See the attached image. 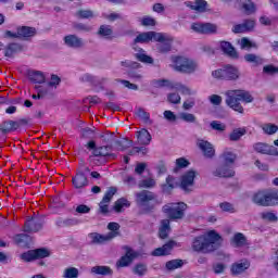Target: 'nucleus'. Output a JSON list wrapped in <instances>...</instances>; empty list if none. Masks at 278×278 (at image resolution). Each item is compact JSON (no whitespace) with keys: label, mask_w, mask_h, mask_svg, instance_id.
Listing matches in <instances>:
<instances>
[{"label":"nucleus","mask_w":278,"mask_h":278,"mask_svg":"<svg viewBox=\"0 0 278 278\" xmlns=\"http://www.w3.org/2000/svg\"><path fill=\"white\" fill-rule=\"evenodd\" d=\"M191 29L197 34H216V25L212 23H194Z\"/></svg>","instance_id":"21"},{"label":"nucleus","mask_w":278,"mask_h":278,"mask_svg":"<svg viewBox=\"0 0 278 278\" xmlns=\"http://www.w3.org/2000/svg\"><path fill=\"white\" fill-rule=\"evenodd\" d=\"M262 129H263L264 134H267V136H273L278 132V126L275 124H270V123L264 124L262 126Z\"/></svg>","instance_id":"47"},{"label":"nucleus","mask_w":278,"mask_h":278,"mask_svg":"<svg viewBox=\"0 0 278 278\" xmlns=\"http://www.w3.org/2000/svg\"><path fill=\"white\" fill-rule=\"evenodd\" d=\"M135 58L136 60H138V62H142V64H153V58L149 56L143 52L136 53Z\"/></svg>","instance_id":"48"},{"label":"nucleus","mask_w":278,"mask_h":278,"mask_svg":"<svg viewBox=\"0 0 278 278\" xmlns=\"http://www.w3.org/2000/svg\"><path fill=\"white\" fill-rule=\"evenodd\" d=\"M198 147L199 149L202 150V153L203 155H205V157H212L216 153V151L214 150V147L208 141L200 140L198 142Z\"/></svg>","instance_id":"28"},{"label":"nucleus","mask_w":278,"mask_h":278,"mask_svg":"<svg viewBox=\"0 0 278 278\" xmlns=\"http://www.w3.org/2000/svg\"><path fill=\"white\" fill-rule=\"evenodd\" d=\"M138 153H142V155H147L148 150L144 147H132V149L128 151V155H138Z\"/></svg>","instance_id":"55"},{"label":"nucleus","mask_w":278,"mask_h":278,"mask_svg":"<svg viewBox=\"0 0 278 278\" xmlns=\"http://www.w3.org/2000/svg\"><path fill=\"white\" fill-rule=\"evenodd\" d=\"M219 49L223 51L224 55H227L230 60H238V58H240V54L229 41H220Z\"/></svg>","instance_id":"19"},{"label":"nucleus","mask_w":278,"mask_h":278,"mask_svg":"<svg viewBox=\"0 0 278 278\" xmlns=\"http://www.w3.org/2000/svg\"><path fill=\"white\" fill-rule=\"evenodd\" d=\"M139 188H155V179L147 178L139 181Z\"/></svg>","instance_id":"50"},{"label":"nucleus","mask_w":278,"mask_h":278,"mask_svg":"<svg viewBox=\"0 0 278 278\" xmlns=\"http://www.w3.org/2000/svg\"><path fill=\"white\" fill-rule=\"evenodd\" d=\"M28 78L33 84H45L46 77L45 74L40 71H34L28 74Z\"/></svg>","instance_id":"34"},{"label":"nucleus","mask_w":278,"mask_h":278,"mask_svg":"<svg viewBox=\"0 0 278 278\" xmlns=\"http://www.w3.org/2000/svg\"><path fill=\"white\" fill-rule=\"evenodd\" d=\"M165 214L168 215L170 220H177L184 218V210H166Z\"/></svg>","instance_id":"41"},{"label":"nucleus","mask_w":278,"mask_h":278,"mask_svg":"<svg viewBox=\"0 0 278 278\" xmlns=\"http://www.w3.org/2000/svg\"><path fill=\"white\" fill-rule=\"evenodd\" d=\"M117 189L115 187H110L104 197L102 198V201L100 202V207L99 210H110V201L114 199V194H116Z\"/></svg>","instance_id":"24"},{"label":"nucleus","mask_w":278,"mask_h":278,"mask_svg":"<svg viewBox=\"0 0 278 278\" xmlns=\"http://www.w3.org/2000/svg\"><path fill=\"white\" fill-rule=\"evenodd\" d=\"M231 244L237 248L244 247L247 244V237L242 232H237L231 239Z\"/></svg>","instance_id":"36"},{"label":"nucleus","mask_w":278,"mask_h":278,"mask_svg":"<svg viewBox=\"0 0 278 278\" xmlns=\"http://www.w3.org/2000/svg\"><path fill=\"white\" fill-rule=\"evenodd\" d=\"M125 207H131V202L127 198H119L115 201L113 210H123Z\"/></svg>","instance_id":"40"},{"label":"nucleus","mask_w":278,"mask_h":278,"mask_svg":"<svg viewBox=\"0 0 278 278\" xmlns=\"http://www.w3.org/2000/svg\"><path fill=\"white\" fill-rule=\"evenodd\" d=\"M262 218H263V220H268L269 223H277V220H278L277 215H275V213H270V212L262 213Z\"/></svg>","instance_id":"59"},{"label":"nucleus","mask_w":278,"mask_h":278,"mask_svg":"<svg viewBox=\"0 0 278 278\" xmlns=\"http://www.w3.org/2000/svg\"><path fill=\"white\" fill-rule=\"evenodd\" d=\"M263 73H266L267 75H275V73H278V67L275 65H265L263 67Z\"/></svg>","instance_id":"64"},{"label":"nucleus","mask_w":278,"mask_h":278,"mask_svg":"<svg viewBox=\"0 0 278 278\" xmlns=\"http://www.w3.org/2000/svg\"><path fill=\"white\" fill-rule=\"evenodd\" d=\"M85 147L88 151H92L93 157H116V154L112 153L114 151L112 144L97 147V141L90 140Z\"/></svg>","instance_id":"6"},{"label":"nucleus","mask_w":278,"mask_h":278,"mask_svg":"<svg viewBox=\"0 0 278 278\" xmlns=\"http://www.w3.org/2000/svg\"><path fill=\"white\" fill-rule=\"evenodd\" d=\"M125 249H126L125 255L122 256L116 263L118 268H126V266H129V264H131V262H134V260H136V257L140 255L138 252L134 251L129 247H126Z\"/></svg>","instance_id":"14"},{"label":"nucleus","mask_w":278,"mask_h":278,"mask_svg":"<svg viewBox=\"0 0 278 278\" xmlns=\"http://www.w3.org/2000/svg\"><path fill=\"white\" fill-rule=\"evenodd\" d=\"M180 118L185 123H197V116L192 113H180Z\"/></svg>","instance_id":"54"},{"label":"nucleus","mask_w":278,"mask_h":278,"mask_svg":"<svg viewBox=\"0 0 278 278\" xmlns=\"http://www.w3.org/2000/svg\"><path fill=\"white\" fill-rule=\"evenodd\" d=\"M63 277L64 278H78L79 269L77 267H67L64 269Z\"/></svg>","instance_id":"46"},{"label":"nucleus","mask_w":278,"mask_h":278,"mask_svg":"<svg viewBox=\"0 0 278 278\" xmlns=\"http://www.w3.org/2000/svg\"><path fill=\"white\" fill-rule=\"evenodd\" d=\"M25 51V46L18 42H9L3 48L4 58H8L9 60L14 59L18 53H23Z\"/></svg>","instance_id":"13"},{"label":"nucleus","mask_w":278,"mask_h":278,"mask_svg":"<svg viewBox=\"0 0 278 278\" xmlns=\"http://www.w3.org/2000/svg\"><path fill=\"white\" fill-rule=\"evenodd\" d=\"M238 155L236 153L231 152V150L226 149L224 152L219 155V159L223 162V165L217 167L216 170L213 173L215 177H235L236 170H233V164L236 163Z\"/></svg>","instance_id":"3"},{"label":"nucleus","mask_w":278,"mask_h":278,"mask_svg":"<svg viewBox=\"0 0 278 278\" xmlns=\"http://www.w3.org/2000/svg\"><path fill=\"white\" fill-rule=\"evenodd\" d=\"M175 189V177L168 175L166 177V182L162 185V191L165 192V194H170V191Z\"/></svg>","instance_id":"37"},{"label":"nucleus","mask_w":278,"mask_h":278,"mask_svg":"<svg viewBox=\"0 0 278 278\" xmlns=\"http://www.w3.org/2000/svg\"><path fill=\"white\" fill-rule=\"evenodd\" d=\"M212 77L217 81H238L240 79V70L231 64H226L222 68L213 71Z\"/></svg>","instance_id":"5"},{"label":"nucleus","mask_w":278,"mask_h":278,"mask_svg":"<svg viewBox=\"0 0 278 278\" xmlns=\"http://www.w3.org/2000/svg\"><path fill=\"white\" fill-rule=\"evenodd\" d=\"M252 201L256 205H261V207H275L276 205H278V190H258L253 194Z\"/></svg>","instance_id":"4"},{"label":"nucleus","mask_w":278,"mask_h":278,"mask_svg":"<svg viewBox=\"0 0 278 278\" xmlns=\"http://www.w3.org/2000/svg\"><path fill=\"white\" fill-rule=\"evenodd\" d=\"M63 41L70 49H81V47H84V39L79 38L77 35H66Z\"/></svg>","instance_id":"23"},{"label":"nucleus","mask_w":278,"mask_h":278,"mask_svg":"<svg viewBox=\"0 0 278 278\" xmlns=\"http://www.w3.org/2000/svg\"><path fill=\"white\" fill-rule=\"evenodd\" d=\"M163 210H188V204L185 202H172L163 206Z\"/></svg>","instance_id":"42"},{"label":"nucleus","mask_w":278,"mask_h":278,"mask_svg":"<svg viewBox=\"0 0 278 278\" xmlns=\"http://www.w3.org/2000/svg\"><path fill=\"white\" fill-rule=\"evenodd\" d=\"M137 71L138 68H130L127 72L129 79H134L135 81L142 79V74H140V72H137Z\"/></svg>","instance_id":"52"},{"label":"nucleus","mask_w":278,"mask_h":278,"mask_svg":"<svg viewBox=\"0 0 278 278\" xmlns=\"http://www.w3.org/2000/svg\"><path fill=\"white\" fill-rule=\"evenodd\" d=\"M211 127L215 131H225V129H227V126H225V124H223V123H220L218 121L211 122Z\"/></svg>","instance_id":"58"},{"label":"nucleus","mask_w":278,"mask_h":278,"mask_svg":"<svg viewBox=\"0 0 278 278\" xmlns=\"http://www.w3.org/2000/svg\"><path fill=\"white\" fill-rule=\"evenodd\" d=\"M197 177L195 170H188L185 175H182L180 180V188L185 192H191L190 187L194 186V178Z\"/></svg>","instance_id":"17"},{"label":"nucleus","mask_w":278,"mask_h":278,"mask_svg":"<svg viewBox=\"0 0 278 278\" xmlns=\"http://www.w3.org/2000/svg\"><path fill=\"white\" fill-rule=\"evenodd\" d=\"M223 244V237L216 230H210L206 235L194 237L191 243V249L195 253H214L218 251Z\"/></svg>","instance_id":"1"},{"label":"nucleus","mask_w":278,"mask_h":278,"mask_svg":"<svg viewBox=\"0 0 278 278\" xmlns=\"http://www.w3.org/2000/svg\"><path fill=\"white\" fill-rule=\"evenodd\" d=\"M247 134V128H236L229 135L230 142H238Z\"/></svg>","instance_id":"38"},{"label":"nucleus","mask_w":278,"mask_h":278,"mask_svg":"<svg viewBox=\"0 0 278 278\" xmlns=\"http://www.w3.org/2000/svg\"><path fill=\"white\" fill-rule=\"evenodd\" d=\"M251 268V263L249 261H244L241 263H233L230 266V275L232 277H239V275H242L243 273H247Z\"/></svg>","instance_id":"22"},{"label":"nucleus","mask_w":278,"mask_h":278,"mask_svg":"<svg viewBox=\"0 0 278 278\" xmlns=\"http://www.w3.org/2000/svg\"><path fill=\"white\" fill-rule=\"evenodd\" d=\"M91 273L94 275H102V277H108L114 275V271L110 268V266H101L97 265L91 268Z\"/></svg>","instance_id":"33"},{"label":"nucleus","mask_w":278,"mask_h":278,"mask_svg":"<svg viewBox=\"0 0 278 278\" xmlns=\"http://www.w3.org/2000/svg\"><path fill=\"white\" fill-rule=\"evenodd\" d=\"M167 100L169 103H173L174 105L181 103V97L179 96V93H169L167 96Z\"/></svg>","instance_id":"56"},{"label":"nucleus","mask_w":278,"mask_h":278,"mask_svg":"<svg viewBox=\"0 0 278 278\" xmlns=\"http://www.w3.org/2000/svg\"><path fill=\"white\" fill-rule=\"evenodd\" d=\"M62 81V78H60V76L55 75V74H52L51 75V80L48 83V86L50 88H56L58 86H60Z\"/></svg>","instance_id":"57"},{"label":"nucleus","mask_w":278,"mask_h":278,"mask_svg":"<svg viewBox=\"0 0 278 278\" xmlns=\"http://www.w3.org/2000/svg\"><path fill=\"white\" fill-rule=\"evenodd\" d=\"M98 34L100 36H103V38H106L108 40H112L113 30H112V27L110 26L101 25Z\"/></svg>","instance_id":"43"},{"label":"nucleus","mask_w":278,"mask_h":278,"mask_svg":"<svg viewBox=\"0 0 278 278\" xmlns=\"http://www.w3.org/2000/svg\"><path fill=\"white\" fill-rule=\"evenodd\" d=\"M157 197L155 193L149 191V190H142L135 194V202L138 207H144L146 210H151L149 205L151 203H155Z\"/></svg>","instance_id":"9"},{"label":"nucleus","mask_w":278,"mask_h":278,"mask_svg":"<svg viewBox=\"0 0 278 278\" xmlns=\"http://www.w3.org/2000/svg\"><path fill=\"white\" fill-rule=\"evenodd\" d=\"M236 3L239 10L247 14V16H251V14H255V12H257V7L255 5V2H252V0H237Z\"/></svg>","instance_id":"18"},{"label":"nucleus","mask_w":278,"mask_h":278,"mask_svg":"<svg viewBox=\"0 0 278 278\" xmlns=\"http://www.w3.org/2000/svg\"><path fill=\"white\" fill-rule=\"evenodd\" d=\"M169 231H170V220L163 219L159 228V238H161V240H166V238H168Z\"/></svg>","instance_id":"31"},{"label":"nucleus","mask_w":278,"mask_h":278,"mask_svg":"<svg viewBox=\"0 0 278 278\" xmlns=\"http://www.w3.org/2000/svg\"><path fill=\"white\" fill-rule=\"evenodd\" d=\"M156 86L159 88H175L178 92H181L182 94L190 96L192 94V91L190 88L186 87L181 83H176L174 85L170 84L168 79H159L156 80Z\"/></svg>","instance_id":"12"},{"label":"nucleus","mask_w":278,"mask_h":278,"mask_svg":"<svg viewBox=\"0 0 278 278\" xmlns=\"http://www.w3.org/2000/svg\"><path fill=\"white\" fill-rule=\"evenodd\" d=\"M137 139L138 143L142 147H149V144H151V140H153V138L151 137V132H149V130L144 128L137 131Z\"/></svg>","instance_id":"25"},{"label":"nucleus","mask_w":278,"mask_h":278,"mask_svg":"<svg viewBox=\"0 0 278 278\" xmlns=\"http://www.w3.org/2000/svg\"><path fill=\"white\" fill-rule=\"evenodd\" d=\"M17 34L20 38L29 40V38H34V36H36V28L31 26H21L17 27Z\"/></svg>","instance_id":"26"},{"label":"nucleus","mask_w":278,"mask_h":278,"mask_svg":"<svg viewBox=\"0 0 278 278\" xmlns=\"http://www.w3.org/2000/svg\"><path fill=\"white\" fill-rule=\"evenodd\" d=\"M51 251L47 248H37L34 250H28L20 255V260L25 263L36 262V260H45V257H50Z\"/></svg>","instance_id":"8"},{"label":"nucleus","mask_w":278,"mask_h":278,"mask_svg":"<svg viewBox=\"0 0 278 278\" xmlns=\"http://www.w3.org/2000/svg\"><path fill=\"white\" fill-rule=\"evenodd\" d=\"M175 244H177L175 241L169 240L168 242L163 244L161 248L154 249L152 252L153 257H164L166 255H170V251L175 249Z\"/></svg>","instance_id":"20"},{"label":"nucleus","mask_w":278,"mask_h":278,"mask_svg":"<svg viewBox=\"0 0 278 278\" xmlns=\"http://www.w3.org/2000/svg\"><path fill=\"white\" fill-rule=\"evenodd\" d=\"M0 131L1 134H4V135L10 134V131H12L10 126V119L2 122V124L0 125Z\"/></svg>","instance_id":"63"},{"label":"nucleus","mask_w":278,"mask_h":278,"mask_svg":"<svg viewBox=\"0 0 278 278\" xmlns=\"http://www.w3.org/2000/svg\"><path fill=\"white\" fill-rule=\"evenodd\" d=\"M213 268V273L215 275H223V273H225V269L227 268V266L223 263H215L212 266Z\"/></svg>","instance_id":"53"},{"label":"nucleus","mask_w":278,"mask_h":278,"mask_svg":"<svg viewBox=\"0 0 278 278\" xmlns=\"http://www.w3.org/2000/svg\"><path fill=\"white\" fill-rule=\"evenodd\" d=\"M13 241L17 247H29L31 243V237L27 233H17L13 237Z\"/></svg>","instance_id":"30"},{"label":"nucleus","mask_w":278,"mask_h":278,"mask_svg":"<svg viewBox=\"0 0 278 278\" xmlns=\"http://www.w3.org/2000/svg\"><path fill=\"white\" fill-rule=\"evenodd\" d=\"M108 229L111 231L109 233L113 235V238H116L118 236V229H121V225L116 222H111L108 224Z\"/></svg>","instance_id":"51"},{"label":"nucleus","mask_w":278,"mask_h":278,"mask_svg":"<svg viewBox=\"0 0 278 278\" xmlns=\"http://www.w3.org/2000/svg\"><path fill=\"white\" fill-rule=\"evenodd\" d=\"M42 229V223L40 219L35 216H30L26 219L24 224V232L25 233H38Z\"/></svg>","instance_id":"16"},{"label":"nucleus","mask_w":278,"mask_h":278,"mask_svg":"<svg viewBox=\"0 0 278 278\" xmlns=\"http://www.w3.org/2000/svg\"><path fill=\"white\" fill-rule=\"evenodd\" d=\"M121 66H125L126 68H140V63L136 61H122Z\"/></svg>","instance_id":"60"},{"label":"nucleus","mask_w":278,"mask_h":278,"mask_svg":"<svg viewBox=\"0 0 278 278\" xmlns=\"http://www.w3.org/2000/svg\"><path fill=\"white\" fill-rule=\"evenodd\" d=\"M89 238L91 239L92 244H103V242H108L114 238L113 233H109L106 236L101 235L99 232L89 233Z\"/></svg>","instance_id":"27"},{"label":"nucleus","mask_w":278,"mask_h":278,"mask_svg":"<svg viewBox=\"0 0 278 278\" xmlns=\"http://www.w3.org/2000/svg\"><path fill=\"white\" fill-rule=\"evenodd\" d=\"M174 64L178 73H186L190 75V73H194V71H197V63L184 56H175Z\"/></svg>","instance_id":"10"},{"label":"nucleus","mask_w":278,"mask_h":278,"mask_svg":"<svg viewBox=\"0 0 278 278\" xmlns=\"http://www.w3.org/2000/svg\"><path fill=\"white\" fill-rule=\"evenodd\" d=\"M151 40H154V42H166V37H164V34L162 33H155V31H147V33H140L134 40L135 45L144 43V42H151Z\"/></svg>","instance_id":"11"},{"label":"nucleus","mask_w":278,"mask_h":278,"mask_svg":"<svg viewBox=\"0 0 278 278\" xmlns=\"http://www.w3.org/2000/svg\"><path fill=\"white\" fill-rule=\"evenodd\" d=\"M88 173H90V167L81 166L76 169V174L72 177V186L75 190H81L90 186V180H88Z\"/></svg>","instance_id":"7"},{"label":"nucleus","mask_w":278,"mask_h":278,"mask_svg":"<svg viewBox=\"0 0 278 278\" xmlns=\"http://www.w3.org/2000/svg\"><path fill=\"white\" fill-rule=\"evenodd\" d=\"M253 149L261 155H274L275 157L278 155V150L275 148V146H269L268 143L256 142L253 144Z\"/></svg>","instance_id":"15"},{"label":"nucleus","mask_w":278,"mask_h":278,"mask_svg":"<svg viewBox=\"0 0 278 278\" xmlns=\"http://www.w3.org/2000/svg\"><path fill=\"white\" fill-rule=\"evenodd\" d=\"M240 101L253 103L254 98L250 91L244 89H233L226 92V105L233 110V112H238V114H244V106H242Z\"/></svg>","instance_id":"2"},{"label":"nucleus","mask_w":278,"mask_h":278,"mask_svg":"<svg viewBox=\"0 0 278 278\" xmlns=\"http://www.w3.org/2000/svg\"><path fill=\"white\" fill-rule=\"evenodd\" d=\"M244 61L248 62V64H252L254 67L262 66V64H264V59L253 53L245 54Z\"/></svg>","instance_id":"32"},{"label":"nucleus","mask_w":278,"mask_h":278,"mask_svg":"<svg viewBox=\"0 0 278 278\" xmlns=\"http://www.w3.org/2000/svg\"><path fill=\"white\" fill-rule=\"evenodd\" d=\"M138 118H141V121H143L144 123H149L151 121V114L147 111H144V109L139 108L136 112Z\"/></svg>","instance_id":"49"},{"label":"nucleus","mask_w":278,"mask_h":278,"mask_svg":"<svg viewBox=\"0 0 278 278\" xmlns=\"http://www.w3.org/2000/svg\"><path fill=\"white\" fill-rule=\"evenodd\" d=\"M75 16L80 20L94 18V12L92 10L80 9L75 13Z\"/></svg>","instance_id":"39"},{"label":"nucleus","mask_w":278,"mask_h":278,"mask_svg":"<svg viewBox=\"0 0 278 278\" xmlns=\"http://www.w3.org/2000/svg\"><path fill=\"white\" fill-rule=\"evenodd\" d=\"M115 144L118 151H127V149H131V147H134V140L129 138H123L115 141Z\"/></svg>","instance_id":"35"},{"label":"nucleus","mask_w":278,"mask_h":278,"mask_svg":"<svg viewBox=\"0 0 278 278\" xmlns=\"http://www.w3.org/2000/svg\"><path fill=\"white\" fill-rule=\"evenodd\" d=\"M187 8L194 10L195 12H207V1L205 0H195L194 2H186Z\"/></svg>","instance_id":"29"},{"label":"nucleus","mask_w":278,"mask_h":278,"mask_svg":"<svg viewBox=\"0 0 278 278\" xmlns=\"http://www.w3.org/2000/svg\"><path fill=\"white\" fill-rule=\"evenodd\" d=\"M190 166V161L185 157H179L176 160V168H188Z\"/></svg>","instance_id":"61"},{"label":"nucleus","mask_w":278,"mask_h":278,"mask_svg":"<svg viewBox=\"0 0 278 278\" xmlns=\"http://www.w3.org/2000/svg\"><path fill=\"white\" fill-rule=\"evenodd\" d=\"M181 266H184V261L179 258L168 261L165 265L167 270H177V268H181Z\"/></svg>","instance_id":"45"},{"label":"nucleus","mask_w":278,"mask_h":278,"mask_svg":"<svg viewBox=\"0 0 278 278\" xmlns=\"http://www.w3.org/2000/svg\"><path fill=\"white\" fill-rule=\"evenodd\" d=\"M243 27L245 31H253L255 29V20H244Z\"/></svg>","instance_id":"62"},{"label":"nucleus","mask_w":278,"mask_h":278,"mask_svg":"<svg viewBox=\"0 0 278 278\" xmlns=\"http://www.w3.org/2000/svg\"><path fill=\"white\" fill-rule=\"evenodd\" d=\"M147 270H149V268L144 263H138L134 267V274L138 275V277H144V275H147Z\"/></svg>","instance_id":"44"}]
</instances>
